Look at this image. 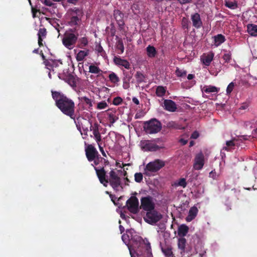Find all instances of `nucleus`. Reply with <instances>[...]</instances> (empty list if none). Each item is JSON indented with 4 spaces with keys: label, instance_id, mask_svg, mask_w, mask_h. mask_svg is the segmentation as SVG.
<instances>
[{
    "label": "nucleus",
    "instance_id": "nucleus-1",
    "mask_svg": "<svg viewBox=\"0 0 257 257\" xmlns=\"http://www.w3.org/2000/svg\"><path fill=\"white\" fill-rule=\"evenodd\" d=\"M135 231L133 229H127L126 233H124L121 238L122 241L127 245L131 257L132 255L137 256V250L140 251L143 253L146 250L148 245H151L149 240L138 235L134 234Z\"/></svg>",
    "mask_w": 257,
    "mask_h": 257
},
{
    "label": "nucleus",
    "instance_id": "nucleus-2",
    "mask_svg": "<svg viewBox=\"0 0 257 257\" xmlns=\"http://www.w3.org/2000/svg\"><path fill=\"white\" fill-rule=\"evenodd\" d=\"M56 106L65 115L75 120V103L72 99L60 91L51 90Z\"/></svg>",
    "mask_w": 257,
    "mask_h": 257
},
{
    "label": "nucleus",
    "instance_id": "nucleus-3",
    "mask_svg": "<svg viewBox=\"0 0 257 257\" xmlns=\"http://www.w3.org/2000/svg\"><path fill=\"white\" fill-rule=\"evenodd\" d=\"M78 36L76 27L69 29L64 34L62 43L66 48L71 50L77 43Z\"/></svg>",
    "mask_w": 257,
    "mask_h": 257
},
{
    "label": "nucleus",
    "instance_id": "nucleus-4",
    "mask_svg": "<svg viewBox=\"0 0 257 257\" xmlns=\"http://www.w3.org/2000/svg\"><path fill=\"white\" fill-rule=\"evenodd\" d=\"M161 122L156 118H152L145 121L143 124L144 131L147 134H154L159 133L162 129Z\"/></svg>",
    "mask_w": 257,
    "mask_h": 257
},
{
    "label": "nucleus",
    "instance_id": "nucleus-5",
    "mask_svg": "<svg viewBox=\"0 0 257 257\" xmlns=\"http://www.w3.org/2000/svg\"><path fill=\"white\" fill-rule=\"evenodd\" d=\"M144 218L146 222L153 224L159 221L162 218V215L154 208L147 211Z\"/></svg>",
    "mask_w": 257,
    "mask_h": 257
},
{
    "label": "nucleus",
    "instance_id": "nucleus-6",
    "mask_svg": "<svg viewBox=\"0 0 257 257\" xmlns=\"http://www.w3.org/2000/svg\"><path fill=\"white\" fill-rule=\"evenodd\" d=\"M165 162L160 160L156 159L153 162L149 163L145 168V172L149 171L151 172H156L165 166ZM147 173V172H146Z\"/></svg>",
    "mask_w": 257,
    "mask_h": 257
},
{
    "label": "nucleus",
    "instance_id": "nucleus-7",
    "mask_svg": "<svg viewBox=\"0 0 257 257\" xmlns=\"http://www.w3.org/2000/svg\"><path fill=\"white\" fill-rule=\"evenodd\" d=\"M85 152L87 160L91 162L93 160L100 156L96 149L91 144L87 145L85 143Z\"/></svg>",
    "mask_w": 257,
    "mask_h": 257
},
{
    "label": "nucleus",
    "instance_id": "nucleus-8",
    "mask_svg": "<svg viewBox=\"0 0 257 257\" xmlns=\"http://www.w3.org/2000/svg\"><path fill=\"white\" fill-rule=\"evenodd\" d=\"M109 174L108 183L114 190L118 191V188L121 185L120 177L113 170H111Z\"/></svg>",
    "mask_w": 257,
    "mask_h": 257
},
{
    "label": "nucleus",
    "instance_id": "nucleus-9",
    "mask_svg": "<svg viewBox=\"0 0 257 257\" xmlns=\"http://www.w3.org/2000/svg\"><path fill=\"white\" fill-rule=\"evenodd\" d=\"M246 140L244 136H241L239 138H232L231 140L226 142V146L223 147V150L227 152L232 151L234 150L235 147H239L240 146V141L242 140Z\"/></svg>",
    "mask_w": 257,
    "mask_h": 257
},
{
    "label": "nucleus",
    "instance_id": "nucleus-10",
    "mask_svg": "<svg viewBox=\"0 0 257 257\" xmlns=\"http://www.w3.org/2000/svg\"><path fill=\"white\" fill-rule=\"evenodd\" d=\"M155 203L151 196L143 197L141 199V208L147 211L155 208Z\"/></svg>",
    "mask_w": 257,
    "mask_h": 257
},
{
    "label": "nucleus",
    "instance_id": "nucleus-11",
    "mask_svg": "<svg viewBox=\"0 0 257 257\" xmlns=\"http://www.w3.org/2000/svg\"><path fill=\"white\" fill-rule=\"evenodd\" d=\"M93 166L94 169L96 172V175L99 179L101 184H103L104 186L107 187L108 183V180L107 178L106 172L104 170V167H101L100 169L95 167L93 164H91Z\"/></svg>",
    "mask_w": 257,
    "mask_h": 257
},
{
    "label": "nucleus",
    "instance_id": "nucleus-12",
    "mask_svg": "<svg viewBox=\"0 0 257 257\" xmlns=\"http://www.w3.org/2000/svg\"><path fill=\"white\" fill-rule=\"evenodd\" d=\"M139 200L136 196H131L126 202L128 210L133 213L136 214L138 212Z\"/></svg>",
    "mask_w": 257,
    "mask_h": 257
},
{
    "label": "nucleus",
    "instance_id": "nucleus-13",
    "mask_svg": "<svg viewBox=\"0 0 257 257\" xmlns=\"http://www.w3.org/2000/svg\"><path fill=\"white\" fill-rule=\"evenodd\" d=\"M62 63L59 61L53 59H49L45 62V65L46 67L50 71L54 73H59V67L61 66Z\"/></svg>",
    "mask_w": 257,
    "mask_h": 257
},
{
    "label": "nucleus",
    "instance_id": "nucleus-14",
    "mask_svg": "<svg viewBox=\"0 0 257 257\" xmlns=\"http://www.w3.org/2000/svg\"><path fill=\"white\" fill-rule=\"evenodd\" d=\"M141 148L146 151H156L160 147L150 140L142 141L140 143Z\"/></svg>",
    "mask_w": 257,
    "mask_h": 257
},
{
    "label": "nucleus",
    "instance_id": "nucleus-15",
    "mask_svg": "<svg viewBox=\"0 0 257 257\" xmlns=\"http://www.w3.org/2000/svg\"><path fill=\"white\" fill-rule=\"evenodd\" d=\"M204 165V156L202 153L197 154L195 157L193 167L195 170H200Z\"/></svg>",
    "mask_w": 257,
    "mask_h": 257
},
{
    "label": "nucleus",
    "instance_id": "nucleus-16",
    "mask_svg": "<svg viewBox=\"0 0 257 257\" xmlns=\"http://www.w3.org/2000/svg\"><path fill=\"white\" fill-rule=\"evenodd\" d=\"M82 35L80 37H78L76 47L80 49H86L89 44V40L88 37L84 34L82 37Z\"/></svg>",
    "mask_w": 257,
    "mask_h": 257
},
{
    "label": "nucleus",
    "instance_id": "nucleus-17",
    "mask_svg": "<svg viewBox=\"0 0 257 257\" xmlns=\"http://www.w3.org/2000/svg\"><path fill=\"white\" fill-rule=\"evenodd\" d=\"M114 17L120 29H122L124 25L123 20V14L119 10H115L114 11Z\"/></svg>",
    "mask_w": 257,
    "mask_h": 257
},
{
    "label": "nucleus",
    "instance_id": "nucleus-18",
    "mask_svg": "<svg viewBox=\"0 0 257 257\" xmlns=\"http://www.w3.org/2000/svg\"><path fill=\"white\" fill-rule=\"evenodd\" d=\"M191 19L192 21L193 26L195 28L200 29L202 26V22L198 13H196L192 15Z\"/></svg>",
    "mask_w": 257,
    "mask_h": 257
},
{
    "label": "nucleus",
    "instance_id": "nucleus-19",
    "mask_svg": "<svg viewBox=\"0 0 257 257\" xmlns=\"http://www.w3.org/2000/svg\"><path fill=\"white\" fill-rule=\"evenodd\" d=\"M164 109L170 112H175L177 109V105L174 101L170 99H165L164 101Z\"/></svg>",
    "mask_w": 257,
    "mask_h": 257
},
{
    "label": "nucleus",
    "instance_id": "nucleus-20",
    "mask_svg": "<svg viewBox=\"0 0 257 257\" xmlns=\"http://www.w3.org/2000/svg\"><path fill=\"white\" fill-rule=\"evenodd\" d=\"M113 62L115 65L121 66L127 69L130 68V64L129 62L125 59H121L119 56H114L113 58Z\"/></svg>",
    "mask_w": 257,
    "mask_h": 257
},
{
    "label": "nucleus",
    "instance_id": "nucleus-21",
    "mask_svg": "<svg viewBox=\"0 0 257 257\" xmlns=\"http://www.w3.org/2000/svg\"><path fill=\"white\" fill-rule=\"evenodd\" d=\"M79 51L76 54V59L78 62L82 61L84 58L88 56L90 53V50L88 49H83Z\"/></svg>",
    "mask_w": 257,
    "mask_h": 257
},
{
    "label": "nucleus",
    "instance_id": "nucleus-22",
    "mask_svg": "<svg viewBox=\"0 0 257 257\" xmlns=\"http://www.w3.org/2000/svg\"><path fill=\"white\" fill-rule=\"evenodd\" d=\"M147 247L146 250H145V252L143 253L140 250H138L137 252V256L132 255V257H153L151 245H149Z\"/></svg>",
    "mask_w": 257,
    "mask_h": 257
},
{
    "label": "nucleus",
    "instance_id": "nucleus-23",
    "mask_svg": "<svg viewBox=\"0 0 257 257\" xmlns=\"http://www.w3.org/2000/svg\"><path fill=\"white\" fill-rule=\"evenodd\" d=\"M198 213V209L196 207H191L188 213V216L186 218V220L187 222H190L193 220L196 216Z\"/></svg>",
    "mask_w": 257,
    "mask_h": 257
},
{
    "label": "nucleus",
    "instance_id": "nucleus-24",
    "mask_svg": "<svg viewBox=\"0 0 257 257\" xmlns=\"http://www.w3.org/2000/svg\"><path fill=\"white\" fill-rule=\"evenodd\" d=\"M214 55V53L212 52H211L207 55L204 56L203 58L201 59L203 64L206 66H209L213 59Z\"/></svg>",
    "mask_w": 257,
    "mask_h": 257
},
{
    "label": "nucleus",
    "instance_id": "nucleus-25",
    "mask_svg": "<svg viewBox=\"0 0 257 257\" xmlns=\"http://www.w3.org/2000/svg\"><path fill=\"white\" fill-rule=\"evenodd\" d=\"M161 250L163 253L167 257H175L174 256L172 248L171 245H165L164 246H161Z\"/></svg>",
    "mask_w": 257,
    "mask_h": 257
},
{
    "label": "nucleus",
    "instance_id": "nucleus-26",
    "mask_svg": "<svg viewBox=\"0 0 257 257\" xmlns=\"http://www.w3.org/2000/svg\"><path fill=\"white\" fill-rule=\"evenodd\" d=\"M189 227L185 224H182L179 226L178 229V235L180 237L186 236L189 231Z\"/></svg>",
    "mask_w": 257,
    "mask_h": 257
},
{
    "label": "nucleus",
    "instance_id": "nucleus-27",
    "mask_svg": "<svg viewBox=\"0 0 257 257\" xmlns=\"http://www.w3.org/2000/svg\"><path fill=\"white\" fill-rule=\"evenodd\" d=\"M78 99L81 103L87 105L89 109H92L93 105L91 99L86 96H81L78 97Z\"/></svg>",
    "mask_w": 257,
    "mask_h": 257
},
{
    "label": "nucleus",
    "instance_id": "nucleus-28",
    "mask_svg": "<svg viewBox=\"0 0 257 257\" xmlns=\"http://www.w3.org/2000/svg\"><path fill=\"white\" fill-rule=\"evenodd\" d=\"M147 54L150 58H154L157 54L156 48L151 45H149L146 48Z\"/></svg>",
    "mask_w": 257,
    "mask_h": 257
},
{
    "label": "nucleus",
    "instance_id": "nucleus-29",
    "mask_svg": "<svg viewBox=\"0 0 257 257\" xmlns=\"http://www.w3.org/2000/svg\"><path fill=\"white\" fill-rule=\"evenodd\" d=\"M247 32L252 36H257V25L248 24L247 26Z\"/></svg>",
    "mask_w": 257,
    "mask_h": 257
},
{
    "label": "nucleus",
    "instance_id": "nucleus-30",
    "mask_svg": "<svg viewBox=\"0 0 257 257\" xmlns=\"http://www.w3.org/2000/svg\"><path fill=\"white\" fill-rule=\"evenodd\" d=\"M202 91L207 93L218 92L219 89L214 86L209 85L204 86L202 89Z\"/></svg>",
    "mask_w": 257,
    "mask_h": 257
},
{
    "label": "nucleus",
    "instance_id": "nucleus-31",
    "mask_svg": "<svg viewBox=\"0 0 257 257\" xmlns=\"http://www.w3.org/2000/svg\"><path fill=\"white\" fill-rule=\"evenodd\" d=\"M81 19L79 18L77 16L72 15L68 22V24L71 27L76 26L78 25Z\"/></svg>",
    "mask_w": 257,
    "mask_h": 257
},
{
    "label": "nucleus",
    "instance_id": "nucleus-32",
    "mask_svg": "<svg viewBox=\"0 0 257 257\" xmlns=\"http://www.w3.org/2000/svg\"><path fill=\"white\" fill-rule=\"evenodd\" d=\"M214 42L216 46H218L225 41V37L222 34H218L214 37Z\"/></svg>",
    "mask_w": 257,
    "mask_h": 257
},
{
    "label": "nucleus",
    "instance_id": "nucleus-33",
    "mask_svg": "<svg viewBox=\"0 0 257 257\" xmlns=\"http://www.w3.org/2000/svg\"><path fill=\"white\" fill-rule=\"evenodd\" d=\"M99 125L97 122L94 123L93 125H90V130L92 131L94 138L101 135L99 131Z\"/></svg>",
    "mask_w": 257,
    "mask_h": 257
},
{
    "label": "nucleus",
    "instance_id": "nucleus-34",
    "mask_svg": "<svg viewBox=\"0 0 257 257\" xmlns=\"http://www.w3.org/2000/svg\"><path fill=\"white\" fill-rule=\"evenodd\" d=\"M166 92V87L163 86H157L156 90V94L157 96L162 97L164 96Z\"/></svg>",
    "mask_w": 257,
    "mask_h": 257
},
{
    "label": "nucleus",
    "instance_id": "nucleus-35",
    "mask_svg": "<svg viewBox=\"0 0 257 257\" xmlns=\"http://www.w3.org/2000/svg\"><path fill=\"white\" fill-rule=\"evenodd\" d=\"M186 244V239L184 237H181L178 239V246L182 251H185Z\"/></svg>",
    "mask_w": 257,
    "mask_h": 257
},
{
    "label": "nucleus",
    "instance_id": "nucleus-36",
    "mask_svg": "<svg viewBox=\"0 0 257 257\" xmlns=\"http://www.w3.org/2000/svg\"><path fill=\"white\" fill-rule=\"evenodd\" d=\"M89 72L95 74H99L102 72V70L98 66L91 64L89 67Z\"/></svg>",
    "mask_w": 257,
    "mask_h": 257
},
{
    "label": "nucleus",
    "instance_id": "nucleus-37",
    "mask_svg": "<svg viewBox=\"0 0 257 257\" xmlns=\"http://www.w3.org/2000/svg\"><path fill=\"white\" fill-rule=\"evenodd\" d=\"M135 77L138 83L145 82V76L140 71H137Z\"/></svg>",
    "mask_w": 257,
    "mask_h": 257
},
{
    "label": "nucleus",
    "instance_id": "nucleus-38",
    "mask_svg": "<svg viewBox=\"0 0 257 257\" xmlns=\"http://www.w3.org/2000/svg\"><path fill=\"white\" fill-rule=\"evenodd\" d=\"M110 81L113 83H117L119 81V79L116 74L111 72L108 76Z\"/></svg>",
    "mask_w": 257,
    "mask_h": 257
},
{
    "label": "nucleus",
    "instance_id": "nucleus-39",
    "mask_svg": "<svg viewBox=\"0 0 257 257\" xmlns=\"http://www.w3.org/2000/svg\"><path fill=\"white\" fill-rule=\"evenodd\" d=\"M174 185L176 186H181L183 188H185L187 186L186 179L184 178L180 179L178 181L175 182Z\"/></svg>",
    "mask_w": 257,
    "mask_h": 257
},
{
    "label": "nucleus",
    "instance_id": "nucleus-40",
    "mask_svg": "<svg viewBox=\"0 0 257 257\" xmlns=\"http://www.w3.org/2000/svg\"><path fill=\"white\" fill-rule=\"evenodd\" d=\"M225 6L226 7L233 10L237 8V4L236 2H233L230 1H226L225 2Z\"/></svg>",
    "mask_w": 257,
    "mask_h": 257
},
{
    "label": "nucleus",
    "instance_id": "nucleus-41",
    "mask_svg": "<svg viewBox=\"0 0 257 257\" xmlns=\"http://www.w3.org/2000/svg\"><path fill=\"white\" fill-rule=\"evenodd\" d=\"M47 35V30L45 28H40L38 33V38H45Z\"/></svg>",
    "mask_w": 257,
    "mask_h": 257
},
{
    "label": "nucleus",
    "instance_id": "nucleus-42",
    "mask_svg": "<svg viewBox=\"0 0 257 257\" xmlns=\"http://www.w3.org/2000/svg\"><path fill=\"white\" fill-rule=\"evenodd\" d=\"M96 50L98 53L103 57H105L106 56V54L105 51L103 50L102 47L100 45L96 46Z\"/></svg>",
    "mask_w": 257,
    "mask_h": 257
},
{
    "label": "nucleus",
    "instance_id": "nucleus-43",
    "mask_svg": "<svg viewBox=\"0 0 257 257\" xmlns=\"http://www.w3.org/2000/svg\"><path fill=\"white\" fill-rule=\"evenodd\" d=\"M176 74L178 77H183L186 75L187 72L185 70L177 68L176 70Z\"/></svg>",
    "mask_w": 257,
    "mask_h": 257
},
{
    "label": "nucleus",
    "instance_id": "nucleus-44",
    "mask_svg": "<svg viewBox=\"0 0 257 257\" xmlns=\"http://www.w3.org/2000/svg\"><path fill=\"white\" fill-rule=\"evenodd\" d=\"M143 175L141 173H136L135 174V180L137 183H140L142 181Z\"/></svg>",
    "mask_w": 257,
    "mask_h": 257
},
{
    "label": "nucleus",
    "instance_id": "nucleus-45",
    "mask_svg": "<svg viewBox=\"0 0 257 257\" xmlns=\"http://www.w3.org/2000/svg\"><path fill=\"white\" fill-rule=\"evenodd\" d=\"M108 105L105 101L99 102L97 103V109H102L106 108Z\"/></svg>",
    "mask_w": 257,
    "mask_h": 257
},
{
    "label": "nucleus",
    "instance_id": "nucleus-46",
    "mask_svg": "<svg viewBox=\"0 0 257 257\" xmlns=\"http://www.w3.org/2000/svg\"><path fill=\"white\" fill-rule=\"evenodd\" d=\"M223 59L225 63H229L231 59V54L230 52L225 53L223 56Z\"/></svg>",
    "mask_w": 257,
    "mask_h": 257
},
{
    "label": "nucleus",
    "instance_id": "nucleus-47",
    "mask_svg": "<svg viewBox=\"0 0 257 257\" xmlns=\"http://www.w3.org/2000/svg\"><path fill=\"white\" fill-rule=\"evenodd\" d=\"M117 49L120 50V54H122L124 52V46L122 40H119L117 42Z\"/></svg>",
    "mask_w": 257,
    "mask_h": 257
},
{
    "label": "nucleus",
    "instance_id": "nucleus-48",
    "mask_svg": "<svg viewBox=\"0 0 257 257\" xmlns=\"http://www.w3.org/2000/svg\"><path fill=\"white\" fill-rule=\"evenodd\" d=\"M122 102V99L119 97L117 96L115 98H114L112 102V104L114 105H118L120 104H121Z\"/></svg>",
    "mask_w": 257,
    "mask_h": 257
},
{
    "label": "nucleus",
    "instance_id": "nucleus-49",
    "mask_svg": "<svg viewBox=\"0 0 257 257\" xmlns=\"http://www.w3.org/2000/svg\"><path fill=\"white\" fill-rule=\"evenodd\" d=\"M209 177L214 180H217L219 175L217 174L215 170H213L209 173Z\"/></svg>",
    "mask_w": 257,
    "mask_h": 257
},
{
    "label": "nucleus",
    "instance_id": "nucleus-50",
    "mask_svg": "<svg viewBox=\"0 0 257 257\" xmlns=\"http://www.w3.org/2000/svg\"><path fill=\"white\" fill-rule=\"evenodd\" d=\"M234 83L233 82H231L228 85L227 88H226V93L227 94H229L233 90V87H234Z\"/></svg>",
    "mask_w": 257,
    "mask_h": 257
},
{
    "label": "nucleus",
    "instance_id": "nucleus-51",
    "mask_svg": "<svg viewBox=\"0 0 257 257\" xmlns=\"http://www.w3.org/2000/svg\"><path fill=\"white\" fill-rule=\"evenodd\" d=\"M130 80V78H128L127 80L126 78H124L123 79V87L124 89H127L130 86L129 81Z\"/></svg>",
    "mask_w": 257,
    "mask_h": 257
},
{
    "label": "nucleus",
    "instance_id": "nucleus-52",
    "mask_svg": "<svg viewBox=\"0 0 257 257\" xmlns=\"http://www.w3.org/2000/svg\"><path fill=\"white\" fill-rule=\"evenodd\" d=\"M51 24L57 30L58 32L59 33V28L60 27L59 24L55 20H53L51 22Z\"/></svg>",
    "mask_w": 257,
    "mask_h": 257
},
{
    "label": "nucleus",
    "instance_id": "nucleus-53",
    "mask_svg": "<svg viewBox=\"0 0 257 257\" xmlns=\"http://www.w3.org/2000/svg\"><path fill=\"white\" fill-rule=\"evenodd\" d=\"M199 136V133L197 131H194L191 136V138L193 139H197Z\"/></svg>",
    "mask_w": 257,
    "mask_h": 257
},
{
    "label": "nucleus",
    "instance_id": "nucleus-54",
    "mask_svg": "<svg viewBox=\"0 0 257 257\" xmlns=\"http://www.w3.org/2000/svg\"><path fill=\"white\" fill-rule=\"evenodd\" d=\"M182 27L184 29L188 28V22L185 18L182 19Z\"/></svg>",
    "mask_w": 257,
    "mask_h": 257
},
{
    "label": "nucleus",
    "instance_id": "nucleus-55",
    "mask_svg": "<svg viewBox=\"0 0 257 257\" xmlns=\"http://www.w3.org/2000/svg\"><path fill=\"white\" fill-rule=\"evenodd\" d=\"M44 4L49 7H51L54 4L51 0H44Z\"/></svg>",
    "mask_w": 257,
    "mask_h": 257
},
{
    "label": "nucleus",
    "instance_id": "nucleus-56",
    "mask_svg": "<svg viewBox=\"0 0 257 257\" xmlns=\"http://www.w3.org/2000/svg\"><path fill=\"white\" fill-rule=\"evenodd\" d=\"M71 11L72 13V15H77L81 12V11L77 8H74V9H71Z\"/></svg>",
    "mask_w": 257,
    "mask_h": 257
},
{
    "label": "nucleus",
    "instance_id": "nucleus-57",
    "mask_svg": "<svg viewBox=\"0 0 257 257\" xmlns=\"http://www.w3.org/2000/svg\"><path fill=\"white\" fill-rule=\"evenodd\" d=\"M100 159L102 160V159H103V158H101L100 156L98 158H96V159H95L94 160H93V163L95 166H97L99 164V162H100L99 160Z\"/></svg>",
    "mask_w": 257,
    "mask_h": 257
},
{
    "label": "nucleus",
    "instance_id": "nucleus-58",
    "mask_svg": "<svg viewBox=\"0 0 257 257\" xmlns=\"http://www.w3.org/2000/svg\"><path fill=\"white\" fill-rule=\"evenodd\" d=\"M192 1V0H178L179 3L182 5L190 3Z\"/></svg>",
    "mask_w": 257,
    "mask_h": 257
},
{
    "label": "nucleus",
    "instance_id": "nucleus-59",
    "mask_svg": "<svg viewBox=\"0 0 257 257\" xmlns=\"http://www.w3.org/2000/svg\"><path fill=\"white\" fill-rule=\"evenodd\" d=\"M95 139L96 142H97L98 146H99V145H100V143L101 141V135L95 137Z\"/></svg>",
    "mask_w": 257,
    "mask_h": 257
},
{
    "label": "nucleus",
    "instance_id": "nucleus-60",
    "mask_svg": "<svg viewBox=\"0 0 257 257\" xmlns=\"http://www.w3.org/2000/svg\"><path fill=\"white\" fill-rule=\"evenodd\" d=\"M98 147H99V151L101 153L102 156H103L104 157H106V154H105V152H104V151L103 150V147H102L100 145H99Z\"/></svg>",
    "mask_w": 257,
    "mask_h": 257
},
{
    "label": "nucleus",
    "instance_id": "nucleus-61",
    "mask_svg": "<svg viewBox=\"0 0 257 257\" xmlns=\"http://www.w3.org/2000/svg\"><path fill=\"white\" fill-rule=\"evenodd\" d=\"M132 101L134 103H135L137 105H139L140 104V101L137 97H134L132 98Z\"/></svg>",
    "mask_w": 257,
    "mask_h": 257
},
{
    "label": "nucleus",
    "instance_id": "nucleus-62",
    "mask_svg": "<svg viewBox=\"0 0 257 257\" xmlns=\"http://www.w3.org/2000/svg\"><path fill=\"white\" fill-rule=\"evenodd\" d=\"M40 54L41 55V56L42 57V59L44 61V64H45V62L47 60H49V59H46V57L45 56V55H44L42 51H41L40 53Z\"/></svg>",
    "mask_w": 257,
    "mask_h": 257
},
{
    "label": "nucleus",
    "instance_id": "nucleus-63",
    "mask_svg": "<svg viewBox=\"0 0 257 257\" xmlns=\"http://www.w3.org/2000/svg\"><path fill=\"white\" fill-rule=\"evenodd\" d=\"M180 143L183 145H185L186 144H187L188 141L187 140H186L185 139H181L180 140Z\"/></svg>",
    "mask_w": 257,
    "mask_h": 257
},
{
    "label": "nucleus",
    "instance_id": "nucleus-64",
    "mask_svg": "<svg viewBox=\"0 0 257 257\" xmlns=\"http://www.w3.org/2000/svg\"><path fill=\"white\" fill-rule=\"evenodd\" d=\"M38 45L40 47H42L43 46V39L38 38Z\"/></svg>",
    "mask_w": 257,
    "mask_h": 257
}]
</instances>
